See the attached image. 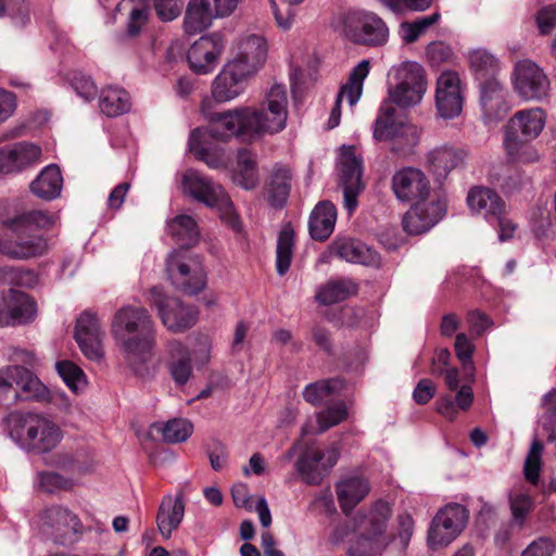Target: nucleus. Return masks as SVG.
Segmentation results:
<instances>
[{"label": "nucleus", "instance_id": "obj_13", "mask_svg": "<svg viewBox=\"0 0 556 556\" xmlns=\"http://www.w3.org/2000/svg\"><path fill=\"white\" fill-rule=\"evenodd\" d=\"M339 184L343 191V203L349 214L357 205V198L364 189L362 181V160L356 155L353 147H343L340 156Z\"/></svg>", "mask_w": 556, "mask_h": 556}, {"label": "nucleus", "instance_id": "obj_31", "mask_svg": "<svg viewBox=\"0 0 556 556\" xmlns=\"http://www.w3.org/2000/svg\"><path fill=\"white\" fill-rule=\"evenodd\" d=\"M36 312V303L28 294L12 289L7 299V312L2 317V326L26 325L34 320Z\"/></svg>", "mask_w": 556, "mask_h": 556}, {"label": "nucleus", "instance_id": "obj_53", "mask_svg": "<svg viewBox=\"0 0 556 556\" xmlns=\"http://www.w3.org/2000/svg\"><path fill=\"white\" fill-rule=\"evenodd\" d=\"M348 407L344 402L340 401L328 406L326 409L316 415L318 424V432H325L328 429L339 425L348 418Z\"/></svg>", "mask_w": 556, "mask_h": 556}, {"label": "nucleus", "instance_id": "obj_32", "mask_svg": "<svg viewBox=\"0 0 556 556\" xmlns=\"http://www.w3.org/2000/svg\"><path fill=\"white\" fill-rule=\"evenodd\" d=\"M368 481L361 477H349L336 484V494L341 510L349 515L369 493Z\"/></svg>", "mask_w": 556, "mask_h": 556}, {"label": "nucleus", "instance_id": "obj_1", "mask_svg": "<svg viewBox=\"0 0 556 556\" xmlns=\"http://www.w3.org/2000/svg\"><path fill=\"white\" fill-rule=\"evenodd\" d=\"M210 104V100H204L201 111L210 124L211 137L220 141L231 138L253 141L276 135L287 125L288 97L282 85H274L258 106L245 105L213 112Z\"/></svg>", "mask_w": 556, "mask_h": 556}, {"label": "nucleus", "instance_id": "obj_46", "mask_svg": "<svg viewBox=\"0 0 556 556\" xmlns=\"http://www.w3.org/2000/svg\"><path fill=\"white\" fill-rule=\"evenodd\" d=\"M344 388L345 382L340 378L318 380L304 388L303 399L314 406H319L326 397L339 394Z\"/></svg>", "mask_w": 556, "mask_h": 556}, {"label": "nucleus", "instance_id": "obj_4", "mask_svg": "<svg viewBox=\"0 0 556 556\" xmlns=\"http://www.w3.org/2000/svg\"><path fill=\"white\" fill-rule=\"evenodd\" d=\"M9 437L22 448L37 454L51 452L62 440V430L47 416L13 413L7 418Z\"/></svg>", "mask_w": 556, "mask_h": 556}, {"label": "nucleus", "instance_id": "obj_38", "mask_svg": "<svg viewBox=\"0 0 556 556\" xmlns=\"http://www.w3.org/2000/svg\"><path fill=\"white\" fill-rule=\"evenodd\" d=\"M232 180L245 190L254 189L258 184L256 154L252 150L248 148L238 150Z\"/></svg>", "mask_w": 556, "mask_h": 556}, {"label": "nucleus", "instance_id": "obj_58", "mask_svg": "<svg viewBox=\"0 0 556 556\" xmlns=\"http://www.w3.org/2000/svg\"><path fill=\"white\" fill-rule=\"evenodd\" d=\"M509 503L514 520L522 525L533 508V501L531 496L523 493L517 494L510 496Z\"/></svg>", "mask_w": 556, "mask_h": 556}, {"label": "nucleus", "instance_id": "obj_35", "mask_svg": "<svg viewBox=\"0 0 556 556\" xmlns=\"http://www.w3.org/2000/svg\"><path fill=\"white\" fill-rule=\"evenodd\" d=\"M217 18L210 0H190L184 17V30L187 35H197L208 28Z\"/></svg>", "mask_w": 556, "mask_h": 556}, {"label": "nucleus", "instance_id": "obj_12", "mask_svg": "<svg viewBox=\"0 0 556 556\" xmlns=\"http://www.w3.org/2000/svg\"><path fill=\"white\" fill-rule=\"evenodd\" d=\"M345 35L358 45L377 47L386 43L389 29L381 17L374 12L359 11L346 16Z\"/></svg>", "mask_w": 556, "mask_h": 556}, {"label": "nucleus", "instance_id": "obj_17", "mask_svg": "<svg viewBox=\"0 0 556 556\" xmlns=\"http://www.w3.org/2000/svg\"><path fill=\"white\" fill-rule=\"evenodd\" d=\"M395 198L404 203L427 200L430 181L418 168L405 167L394 173L391 182Z\"/></svg>", "mask_w": 556, "mask_h": 556}, {"label": "nucleus", "instance_id": "obj_44", "mask_svg": "<svg viewBox=\"0 0 556 556\" xmlns=\"http://www.w3.org/2000/svg\"><path fill=\"white\" fill-rule=\"evenodd\" d=\"M354 536L349 541V556H379L389 545L388 538L353 532Z\"/></svg>", "mask_w": 556, "mask_h": 556}, {"label": "nucleus", "instance_id": "obj_50", "mask_svg": "<svg viewBox=\"0 0 556 556\" xmlns=\"http://www.w3.org/2000/svg\"><path fill=\"white\" fill-rule=\"evenodd\" d=\"M156 429L162 432L165 442L179 443L186 441L192 434L193 426L187 419L174 418L162 426H157Z\"/></svg>", "mask_w": 556, "mask_h": 556}, {"label": "nucleus", "instance_id": "obj_34", "mask_svg": "<svg viewBox=\"0 0 556 556\" xmlns=\"http://www.w3.org/2000/svg\"><path fill=\"white\" fill-rule=\"evenodd\" d=\"M337 208L330 201L319 202L311 213L308 220L309 235L314 240H327L334 229Z\"/></svg>", "mask_w": 556, "mask_h": 556}, {"label": "nucleus", "instance_id": "obj_57", "mask_svg": "<svg viewBox=\"0 0 556 556\" xmlns=\"http://www.w3.org/2000/svg\"><path fill=\"white\" fill-rule=\"evenodd\" d=\"M539 33L549 35L556 28V2L542 7L535 15Z\"/></svg>", "mask_w": 556, "mask_h": 556}, {"label": "nucleus", "instance_id": "obj_55", "mask_svg": "<svg viewBox=\"0 0 556 556\" xmlns=\"http://www.w3.org/2000/svg\"><path fill=\"white\" fill-rule=\"evenodd\" d=\"M383 7L393 13H402L406 10L422 12L428 10L433 0H378Z\"/></svg>", "mask_w": 556, "mask_h": 556}, {"label": "nucleus", "instance_id": "obj_37", "mask_svg": "<svg viewBox=\"0 0 556 556\" xmlns=\"http://www.w3.org/2000/svg\"><path fill=\"white\" fill-rule=\"evenodd\" d=\"M469 207L485 217L504 214L505 203L500 195L486 187H473L467 195Z\"/></svg>", "mask_w": 556, "mask_h": 556}, {"label": "nucleus", "instance_id": "obj_24", "mask_svg": "<svg viewBox=\"0 0 556 556\" xmlns=\"http://www.w3.org/2000/svg\"><path fill=\"white\" fill-rule=\"evenodd\" d=\"M370 70V63L368 60L361 61L351 72L349 80L344 84L337 94L336 103L331 110L330 117L328 119V128L332 129L340 123L341 117V102L343 98H346L351 106L355 105L361 99L363 93L364 80L368 76Z\"/></svg>", "mask_w": 556, "mask_h": 556}, {"label": "nucleus", "instance_id": "obj_33", "mask_svg": "<svg viewBox=\"0 0 556 556\" xmlns=\"http://www.w3.org/2000/svg\"><path fill=\"white\" fill-rule=\"evenodd\" d=\"M62 187L63 178L59 166L50 164L30 182L29 190L35 197L51 201L60 197Z\"/></svg>", "mask_w": 556, "mask_h": 556}, {"label": "nucleus", "instance_id": "obj_6", "mask_svg": "<svg viewBox=\"0 0 556 556\" xmlns=\"http://www.w3.org/2000/svg\"><path fill=\"white\" fill-rule=\"evenodd\" d=\"M372 136L376 141H389L392 152L400 155L412 153L419 142L417 128L403 121L390 101H382Z\"/></svg>", "mask_w": 556, "mask_h": 556}, {"label": "nucleus", "instance_id": "obj_54", "mask_svg": "<svg viewBox=\"0 0 556 556\" xmlns=\"http://www.w3.org/2000/svg\"><path fill=\"white\" fill-rule=\"evenodd\" d=\"M542 452L543 444L536 439L533 440L523 466L525 478L533 485H536L540 480Z\"/></svg>", "mask_w": 556, "mask_h": 556}, {"label": "nucleus", "instance_id": "obj_62", "mask_svg": "<svg viewBox=\"0 0 556 556\" xmlns=\"http://www.w3.org/2000/svg\"><path fill=\"white\" fill-rule=\"evenodd\" d=\"M555 551L554 542L548 538H539L530 543L521 556H553Z\"/></svg>", "mask_w": 556, "mask_h": 556}, {"label": "nucleus", "instance_id": "obj_42", "mask_svg": "<svg viewBox=\"0 0 556 556\" xmlns=\"http://www.w3.org/2000/svg\"><path fill=\"white\" fill-rule=\"evenodd\" d=\"M99 108L109 117L122 115L130 109V97L125 89L109 86L101 90Z\"/></svg>", "mask_w": 556, "mask_h": 556}, {"label": "nucleus", "instance_id": "obj_7", "mask_svg": "<svg viewBox=\"0 0 556 556\" xmlns=\"http://www.w3.org/2000/svg\"><path fill=\"white\" fill-rule=\"evenodd\" d=\"M182 190L194 200L219 211L220 217L233 229H239L240 222L233 203L224 188L195 169H188L182 175Z\"/></svg>", "mask_w": 556, "mask_h": 556}, {"label": "nucleus", "instance_id": "obj_10", "mask_svg": "<svg viewBox=\"0 0 556 556\" xmlns=\"http://www.w3.org/2000/svg\"><path fill=\"white\" fill-rule=\"evenodd\" d=\"M150 302L156 306L163 325L173 332L186 331L198 320L194 306L184 305L179 299L166 296L159 287L151 288Z\"/></svg>", "mask_w": 556, "mask_h": 556}, {"label": "nucleus", "instance_id": "obj_8", "mask_svg": "<svg viewBox=\"0 0 556 556\" xmlns=\"http://www.w3.org/2000/svg\"><path fill=\"white\" fill-rule=\"evenodd\" d=\"M166 271L172 285L186 294H197L206 286L202 260L186 251H175L168 256Z\"/></svg>", "mask_w": 556, "mask_h": 556}, {"label": "nucleus", "instance_id": "obj_39", "mask_svg": "<svg viewBox=\"0 0 556 556\" xmlns=\"http://www.w3.org/2000/svg\"><path fill=\"white\" fill-rule=\"evenodd\" d=\"M292 175L287 166L276 165L267 184V200L274 207L285 206L291 190Z\"/></svg>", "mask_w": 556, "mask_h": 556}, {"label": "nucleus", "instance_id": "obj_36", "mask_svg": "<svg viewBox=\"0 0 556 556\" xmlns=\"http://www.w3.org/2000/svg\"><path fill=\"white\" fill-rule=\"evenodd\" d=\"M466 153L462 149L442 146L431 150L427 154L429 169L438 177H446L454 168L462 165Z\"/></svg>", "mask_w": 556, "mask_h": 556}, {"label": "nucleus", "instance_id": "obj_9", "mask_svg": "<svg viewBox=\"0 0 556 556\" xmlns=\"http://www.w3.org/2000/svg\"><path fill=\"white\" fill-rule=\"evenodd\" d=\"M400 81L395 87L389 88L388 98L401 108H407L419 103L426 92V73L424 67L416 62H407L397 71Z\"/></svg>", "mask_w": 556, "mask_h": 556}, {"label": "nucleus", "instance_id": "obj_63", "mask_svg": "<svg viewBox=\"0 0 556 556\" xmlns=\"http://www.w3.org/2000/svg\"><path fill=\"white\" fill-rule=\"evenodd\" d=\"M427 56L432 65H440L450 60L452 50L444 42H431L427 47Z\"/></svg>", "mask_w": 556, "mask_h": 556}, {"label": "nucleus", "instance_id": "obj_11", "mask_svg": "<svg viewBox=\"0 0 556 556\" xmlns=\"http://www.w3.org/2000/svg\"><path fill=\"white\" fill-rule=\"evenodd\" d=\"M467 509L460 504H448L434 516L428 531V544L435 549L448 545L467 523Z\"/></svg>", "mask_w": 556, "mask_h": 556}, {"label": "nucleus", "instance_id": "obj_26", "mask_svg": "<svg viewBox=\"0 0 556 556\" xmlns=\"http://www.w3.org/2000/svg\"><path fill=\"white\" fill-rule=\"evenodd\" d=\"M545 122L546 114L540 108L520 110L509 118L503 132L533 141L544 129Z\"/></svg>", "mask_w": 556, "mask_h": 556}, {"label": "nucleus", "instance_id": "obj_19", "mask_svg": "<svg viewBox=\"0 0 556 556\" xmlns=\"http://www.w3.org/2000/svg\"><path fill=\"white\" fill-rule=\"evenodd\" d=\"M103 336L96 314L90 312L80 314L75 326V340L87 358L100 361L103 357Z\"/></svg>", "mask_w": 556, "mask_h": 556}, {"label": "nucleus", "instance_id": "obj_22", "mask_svg": "<svg viewBox=\"0 0 556 556\" xmlns=\"http://www.w3.org/2000/svg\"><path fill=\"white\" fill-rule=\"evenodd\" d=\"M392 515L390 505L377 501L367 508L359 509L352 519L353 532L387 538V528Z\"/></svg>", "mask_w": 556, "mask_h": 556}, {"label": "nucleus", "instance_id": "obj_5", "mask_svg": "<svg viewBox=\"0 0 556 556\" xmlns=\"http://www.w3.org/2000/svg\"><path fill=\"white\" fill-rule=\"evenodd\" d=\"M12 388L16 399L51 404L63 412L71 406L65 393L49 390L30 370L20 365L8 366L2 371V393Z\"/></svg>", "mask_w": 556, "mask_h": 556}, {"label": "nucleus", "instance_id": "obj_15", "mask_svg": "<svg viewBox=\"0 0 556 556\" xmlns=\"http://www.w3.org/2000/svg\"><path fill=\"white\" fill-rule=\"evenodd\" d=\"M339 447L332 444L326 450L308 447L296 460L295 467L304 482L319 484L339 459Z\"/></svg>", "mask_w": 556, "mask_h": 556}, {"label": "nucleus", "instance_id": "obj_25", "mask_svg": "<svg viewBox=\"0 0 556 556\" xmlns=\"http://www.w3.org/2000/svg\"><path fill=\"white\" fill-rule=\"evenodd\" d=\"M250 77V75L237 67L236 64L228 62L213 81V99L219 103L236 99L243 92L245 81Z\"/></svg>", "mask_w": 556, "mask_h": 556}, {"label": "nucleus", "instance_id": "obj_14", "mask_svg": "<svg viewBox=\"0 0 556 556\" xmlns=\"http://www.w3.org/2000/svg\"><path fill=\"white\" fill-rule=\"evenodd\" d=\"M513 85L517 94L526 100H541L547 96L549 80L543 70L531 60L516 63Z\"/></svg>", "mask_w": 556, "mask_h": 556}, {"label": "nucleus", "instance_id": "obj_23", "mask_svg": "<svg viewBox=\"0 0 556 556\" xmlns=\"http://www.w3.org/2000/svg\"><path fill=\"white\" fill-rule=\"evenodd\" d=\"M39 146L21 141L2 149V175L21 174L36 165L41 159Z\"/></svg>", "mask_w": 556, "mask_h": 556}, {"label": "nucleus", "instance_id": "obj_59", "mask_svg": "<svg viewBox=\"0 0 556 556\" xmlns=\"http://www.w3.org/2000/svg\"><path fill=\"white\" fill-rule=\"evenodd\" d=\"M39 484L43 491L50 493L58 490H68L72 488V482L68 479L51 471L41 472L39 475Z\"/></svg>", "mask_w": 556, "mask_h": 556}, {"label": "nucleus", "instance_id": "obj_2", "mask_svg": "<svg viewBox=\"0 0 556 556\" xmlns=\"http://www.w3.org/2000/svg\"><path fill=\"white\" fill-rule=\"evenodd\" d=\"M110 330L124 362L137 376L148 372L156 345L155 323L143 306L123 305L113 315Z\"/></svg>", "mask_w": 556, "mask_h": 556}, {"label": "nucleus", "instance_id": "obj_28", "mask_svg": "<svg viewBox=\"0 0 556 556\" xmlns=\"http://www.w3.org/2000/svg\"><path fill=\"white\" fill-rule=\"evenodd\" d=\"M185 515V495L179 491L175 497L165 495L160 504L156 523L164 539H169L177 530Z\"/></svg>", "mask_w": 556, "mask_h": 556}, {"label": "nucleus", "instance_id": "obj_47", "mask_svg": "<svg viewBox=\"0 0 556 556\" xmlns=\"http://www.w3.org/2000/svg\"><path fill=\"white\" fill-rule=\"evenodd\" d=\"M169 235L181 244L189 248L199 240L200 231L195 220L188 215H179L168 223Z\"/></svg>", "mask_w": 556, "mask_h": 556}, {"label": "nucleus", "instance_id": "obj_18", "mask_svg": "<svg viewBox=\"0 0 556 556\" xmlns=\"http://www.w3.org/2000/svg\"><path fill=\"white\" fill-rule=\"evenodd\" d=\"M443 200L415 202L403 217L402 225L409 235H420L433 227L445 214Z\"/></svg>", "mask_w": 556, "mask_h": 556}, {"label": "nucleus", "instance_id": "obj_60", "mask_svg": "<svg viewBox=\"0 0 556 556\" xmlns=\"http://www.w3.org/2000/svg\"><path fill=\"white\" fill-rule=\"evenodd\" d=\"M154 10L163 22H170L178 17L181 8L179 0H154Z\"/></svg>", "mask_w": 556, "mask_h": 556}, {"label": "nucleus", "instance_id": "obj_20", "mask_svg": "<svg viewBox=\"0 0 556 556\" xmlns=\"http://www.w3.org/2000/svg\"><path fill=\"white\" fill-rule=\"evenodd\" d=\"M223 50L224 43L219 35L201 37L188 51L187 59L190 68L199 75L212 72Z\"/></svg>", "mask_w": 556, "mask_h": 556}, {"label": "nucleus", "instance_id": "obj_29", "mask_svg": "<svg viewBox=\"0 0 556 556\" xmlns=\"http://www.w3.org/2000/svg\"><path fill=\"white\" fill-rule=\"evenodd\" d=\"M167 369L177 386H185L192 376L190 350L178 340L166 343Z\"/></svg>", "mask_w": 556, "mask_h": 556}, {"label": "nucleus", "instance_id": "obj_41", "mask_svg": "<svg viewBox=\"0 0 556 556\" xmlns=\"http://www.w3.org/2000/svg\"><path fill=\"white\" fill-rule=\"evenodd\" d=\"M43 522L53 529L56 538H63L70 533H78L81 529V522L77 515L61 506L46 509Z\"/></svg>", "mask_w": 556, "mask_h": 556}, {"label": "nucleus", "instance_id": "obj_16", "mask_svg": "<svg viewBox=\"0 0 556 556\" xmlns=\"http://www.w3.org/2000/svg\"><path fill=\"white\" fill-rule=\"evenodd\" d=\"M464 96L459 74L455 71H444L437 78L435 108L438 115L452 119L460 115Z\"/></svg>", "mask_w": 556, "mask_h": 556}, {"label": "nucleus", "instance_id": "obj_30", "mask_svg": "<svg viewBox=\"0 0 556 556\" xmlns=\"http://www.w3.org/2000/svg\"><path fill=\"white\" fill-rule=\"evenodd\" d=\"M331 252L339 258L366 266H376L379 254L362 241L352 238H339L331 244Z\"/></svg>", "mask_w": 556, "mask_h": 556}, {"label": "nucleus", "instance_id": "obj_3", "mask_svg": "<svg viewBox=\"0 0 556 556\" xmlns=\"http://www.w3.org/2000/svg\"><path fill=\"white\" fill-rule=\"evenodd\" d=\"M55 223L54 216L45 210L22 212L12 218L2 220V255L12 260H30L45 255L48 251L47 238L31 232L34 229H50Z\"/></svg>", "mask_w": 556, "mask_h": 556}, {"label": "nucleus", "instance_id": "obj_48", "mask_svg": "<svg viewBox=\"0 0 556 556\" xmlns=\"http://www.w3.org/2000/svg\"><path fill=\"white\" fill-rule=\"evenodd\" d=\"M30 21L26 0H2V24L5 27L22 28Z\"/></svg>", "mask_w": 556, "mask_h": 556}, {"label": "nucleus", "instance_id": "obj_43", "mask_svg": "<svg viewBox=\"0 0 556 556\" xmlns=\"http://www.w3.org/2000/svg\"><path fill=\"white\" fill-rule=\"evenodd\" d=\"M356 290V285L350 279L329 280L318 288L315 299L321 305H332L346 300Z\"/></svg>", "mask_w": 556, "mask_h": 556}, {"label": "nucleus", "instance_id": "obj_27", "mask_svg": "<svg viewBox=\"0 0 556 556\" xmlns=\"http://www.w3.org/2000/svg\"><path fill=\"white\" fill-rule=\"evenodd\" d=\"M480 104L486 124L497 123L506 116L510 106L498 79H486L481 84Z\"/></svg>", "mask_w": 556, "mask_h": 556}, {"label": "nucleus", "instance_id": "obj_21", "mask_svg": "<svg viewBox=\"0 0 556 556\" xmlns=\"http://www.w3.org/2000/svg\"><path fill=\"white\" fill-rule=\"evenodd\" d=\"M267 59V42L264 37L255 34L243 36L238 43L236 56L229 61L241 71L253 76Z\"/></svg>", "mask_w": 556, "mask_h": 556}, {"label": "nucleus", "instance_id": "obj_52", "mask_svg": "<svg viewBox=\"0 0 556 556\" xmlns=\"http://www.w3.org/2000/svg\"><path fill=\"white\" fill-rule=\"evenodd\" d=\"M58 374L65 384L75 393L83 390L86 384V376L84 371L71 361H61L55 364Z\"/></svg>", "mask_w": 556, "mask_h": 556}, {"label": "nucleus", "instance_id": "obj_61", "mask_svg": "<svg viewBox=\"0 0 556 556\" xmlns=\"http://www.w3.org/2000/svg\"><path fill=\"white\" fill-rule=\"evenodd\" d=\"M149 9L146 7L131 10L127 23V34L131 37L137 36L149 18Z\"/></svg>", "mask_w": 556, "mask_h": 556}, {"label": "nucleus", "instance_id": "obj_56", "mask_svg": "<svg viewBox=\"0 0 556 556\" xmlns=\"http://www.w3.org/2000/svg\"><path fill=\"white\" fill-rule=\"evenodd\" d=\"M71 84L75 92L85 101H91L98 94L97 85L90 76L83 73H75L71 78Z\"/></svg>", "mask_w": 556, "mask_h": 556}, {"label": "nucleus", "instance_id": "obj_40", "mask_svg": "<svg viewBox=\"0 0 556 556\" xmlns=\"http://www.w3.org/2000/svg\"><path fill=\"white\" fill-rule=\"evenodd\" d=\"M503 149L507 160L514 164H533L540 161V154L529 139L503 132Z\"/></svg>", "mask_w": 556, "mask_h": 556}, {"label": "nucleus", "instance_id": "obj_51", "mask_svg": "<svg viewBox=\"0 0 556 556\" xmlns=\"http://www.w3.org/2000/svg\"><path fill=\"white\" fill-rule=\"evenodd\" d=\"M440 20V13L419 17L413 22H404L400 26V35L404 42H415L426 30Z\"/></svg>", "mask_w": 556, "mask_h": 556}, {"label": "nucleus", "instance_id": "obj_45", "mask_svg": "<svg viewBox=\"0 0 556 556\" xmlns=\"http://www.w3.org/2000/svg\"><path fill=\"white\" fill-rule=\"evenodd\" d=\"M469 64L470 70L481 84L486 79H497L496 76L501 68L500 61L489 51L484 49L471 51L469 53Z\"/></svg>", "mask_w": 556, "mask_h": 556}, {"label": "nucleus", "instance_id": "obj_49", "mask_svg": "<svg viewBox=\"0 0 556 556\" xmlns=\"http://www.w3.org/2000/svg\"><path fill=\"white\" fill-rule=\"evenodd\" d=\"M293 230L289 225L285 226L279 232L276 251V268L280 276H283L289 270L293 254Z\"/></svg>", "mask_w": 556, "mask_h": 556}, {"label": "nucleus", "instance_id": "obj_64", "mask_svg": "<svg viewBox=\"0 0 556 556\" xmlns=\"http://www.w3.org/2000/svg\"><path fill=\"white\" fill-rule=\"evenodd\" d=\"M454 348L456 356L464 366L471 363L475 346L465 333L456 336Z\"/></svg>", "mask_w": 556, "mask_h": 556}]
</instances>
